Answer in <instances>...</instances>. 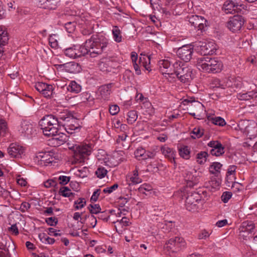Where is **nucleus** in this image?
<instances>
[{
	"mask_svg": "<svg viewBox=\"0 0 257 257\" xmlns=\"http://www.w3.org/2000/svg\"><path fill=\"white\" fill-rule=\"evenodd\" d=\"M108 44V40L103 36H93L85 43V49L91 57L101 54Z\"/></svg>",
	"mask_w": 257,
	"mask_h": 257,
	"instance_id": "obj_1",
	"label": "nucleus"
},
{
	"mask_svg": "<svg viewBox=\"0 0 257 257\" xmlns=\"http://www.w3.org/2000/svg\"><path fill=\"white\" fill-rule=\"evenodd\" d=\"M173 74L171 76L170 81H173L176 77L183 83L189 82L192 79V69L187 64L180 61H176L173 64Z\"/></svg>",
	"mask_w": 257,
	"mask_h": 257,
	"instance_id": "obj_2",
	"label": "nucleus"
},
{
	"mask_svg": "<svg viewBox=\"0 0 257 257\" xmlns=\"http://www.w3.org/2000/svg\"><path fill=\"white\" fill-rule=\"evenodd\" d=\"M197 67L201 71L213 73L220 72L223 67L222 62L215 58L201 57L198 59Z\"/></svg>",
	"mask_w": 257,
	"mask_h": 257,
	"instance_id": "obj_3",
	"label": "nucleus"
},
{
	"mask_svg": "<svg viewBox=\"0 0 257 257\" xmlns=\"http://www.w3.org/2000/svg\"><path fill=\"white\" fill-rule=\"evenodd\" d=\"M39 125L46 136H53L58 132L59 122L54 118L53 114L45 116L40 120Z\"/></svg>",
	"mask_w": 257,
	"mask_h": 257,
	"instance_id": "obj_4",
	"label": "nucleus"
},
{
	"mask_svg": "<svg viewBox=\"0 0 257 257\" xmlns=\"http://www.w3.org/2000/svg\"><path fill=\"white\" fill-rule=\"evenodd\" d=\"M69 149L74 151V157L78 160L84 159L90 155L92 150V146L91 144H86L75 145L70 147Z\"/></svg>",
	"mask_w": 257,
	"mask_h": 257,
	"instance_id": "obj_5",
	"label": "nucleus"
},
{
	"mask_svg": "<svg viewBox=\"0 0 257 257\" xmlns=\"http://www.w3.org/2000/svg\"><path fill=\"white\" fill-rule=\"evenodd\" d=\"M202 203L201 196L195 192L189 194L185 201L186 208L190 211L196 210L198 208V205H202Z\"/></svg>",
	"mask_w": 257,
	"mask_h": 257,
	"instance_id": "obj_6",
	"label": "nucleus"
},
{
	"mask_svg": "<svg viewBox=\"0 0 257 257\" xmlns=\"http://www.w3.org/2000/svg\"><path fill=\"white\" fill-rule=\"evenodd\" d=\"M239 129L252 137L257 136V123L253 120H242L239 122Z\"/></svg>",
	"mask_w": 257,
	"mask_h": 257,
	"instance_id": "obj_7",
	"label": "nucleus"
},
{
	"mask_svg": "<svg viewBox=\"0 0 257 257\" xmlns=\"http://www.w3.org/2000/svg\"><path fill=\"white\" fill-rule=\"evenodd\" d=\"M186 242L183 238L176 236L170 238L165 245V247L172 252H177L185 247Z\"/></svg>",
	"mask_w": 257,
	"mask_h": 257,
	"instance_id": "obj_8",
	"label": "nucleus"
},
{
	"mask_svg": "<svg viewBox=\"0 0 257 257\" xmlns=\"http://www.w3.org/2000/svg\"><path fill=\"white\" fill-rule=\"evenodd\" d=\"M64 54L70 58L75 59L87 54L88 51L85 49V45L84 46L75 45L65 49Z\"/></svg>",
	"mask_w": 257,
	"mask_h": 257,
	"instance_id": "obj_9",
	"label": "nucleus"
},
{
	"mask_svg": "<svg viewBox=\"0 0 257 257\" xmlns=\"http://www.w3.org/2000/svg\"><path fill=\"white\" fill-rule=\"evenodd\" d=\"M244 22V19L240 15H235L230 18L227 27L232 32L239 31Z\"/></svg>",
	"mask_w": 257,
	"mask_h": 257,
	"instance_id": "obj_10",
	"label": "nucleus"
},
{
	"mask_svg": "<svg viewBox=\"0 0 257 257\" xmlns=\"http://www.w3.org/2000/svg\"><path fill=\"white\" fill-rule=\"evenodd\" d=\"M159 65L161 72L169 81L171 79V76L173 74V65L171 66L170 62L168 60H162L159 62Z\"/></svg>",
	"mask_w": 257,
	"mask_h": 257,
	"instance_id": "obj_11",
	"label": "nucleus"
},
{
	"mask_svg": "<svg viewBox=\"0 0 257 257\" xmlns=\"http://www.w3.org/2000/svg\"><path fill=\"white\" fill-rule=\"evenodd\" d=\"M193 48L191 45H184L179 48L177 51L179 58L185 62H188L192 58Z\"/></svg>",
	"mask_w": 257,
	"mask_h": 257,
	"instance_id": "obj_12",
	"label": "nucleus"
},
{
	"mask_svg": "<svg viewBox=\"0 0 257 257\" xmlns=\"http://www.w3.org/2000/svg\"><path fill=\"white\" fill-rule=\"evenodd\" d=\"M35 125L28 120H23L19 128L20 133L28 137L32 135L36 131Z\"/></svg>",
	"mask_w": 257,
	"mask_h": 257,
	"instance_id": "obj_13",
	"label": "nucleus"
},
{
	"mask_svg": "<svg viewBox=\"0 0 257 257\" xmlns=\"http://www.w3.org/2000/svg\"><path fill=\"white\" fill-rule=\"evenodd\" d=\"M25 148L17 144L12 143L8 148V153L11 158H20L25 152Z\"/></svg>",
	"mask_w": 257,
	"mask_h": 257,
	"instance_id": "obj_14",
	"label": "nucleus"
},
{
	"mask_svg": "<svg viewBox=\"0 0 257 257\" xmlns=\"http://www.w3.org/2000/svg\"><path fill=\"white\" fill-rule=\"evenodd\" d=\"M188 21L191 26L200 31L204 29V24L206 22V20L203 17L197 15H191L189 17Z\"/></svg>",
	"mask_w": 257,
	"mask_h": 257,
	"instance_id": "obj_15",
	"label": "nucleus"
},
{
	"mask_svg": "<svg viewBox=\"0 0 257 257\" xmlns=\"http://www.w3.org/2000/svg\"><path fill=\"white\" fill-rule=\"evenodd\" d=\"M242 5L234 3L229 0L225 2L223 6V10L226 14L238 13L241 11Z\"/></svg>",
	"mask_w": 257,
	"mask_h": 257,
	"instance_id": "obj_16",
	"label": "nucleus"
},
{
	"mask_svg": "<svg viewBox=\"0 0 257 257\" xmlns=\"http://www.w3.org/2000/svg\"><path fill=\"white\" fill-rule=\"evenodd\" d=\"M195 46L198 48H200L201 53L204 55L212 54L214 52L213 50L215 48V46L213 43L210 42L207 43L200 41L196 43Z\"/></svg>",
	"mask_w": 257,
	"mask_h": 257,
	"instance_id": "obj_17",
	"label": "nucleus"
},
{
	"mask_svg": "<svg viewBox=\"0 0 257 257\" xmlns=\"http://www.w3.org/2000/svg\"><path fill=\"white\" fill-rule=\"evenodd\" d=\"M54 115V118L59 122V125L63 126L65 123L71 118L73 115L67 110H60Z\"/></svg>",
	"mask_w": 257,
	"mask_h": 257,
	"instance_id": "obj_18",
	"label": "nucleus"
},
{
	"mask_svg": "<svg viewBox=\"0 0 257 257\" xmlns=\"http://www.w3.org/2000/svg\"><path fill=\"white\" fill-rule=\"evenodd\" d=\"M63 126L64 127L66 132L70 134L74 133L75 130L79 128V124L77 120L74 117H72L69 120L63 123Z\"/></svg>",
	"mask_w": 257,
	"mask_h": 257,
	"instance_id": "obj_19",
	"label": "nucleus"
},
{
	"mask_svg": "<svg viewBox=\"0 0 257 257\" xmlns=\"http://www.w3.org/2000/svg\"><path fill=\"white\" fill-rule=\"evenodd\" d=\"M161 151L166 158L171 163H175V152L172 149L165 145L161 147Z\"/></svg>",
	"mask_w": 257,
	"mask_h": 257,
	"instance_id": "obj_20",
	"label": "nucleus"
},
{
	"mask_svg": "<svg viewBox=\"0 0 257 257\" xmlns=\"http://www.w3.org/2000/svg\"><path fill=\"white\" fill-rule=\"evenodd\" d=\"M138 171L139 168L137 166L135 170H134L133 172V175L131 176H128L126 177L127 183L129 186H131V185L139 184L142 182V179L138 177Z\"/></svg>",
	"mask_w": 257,
	"mask_h": 257,
	"instance_id": "obj_21",
	"label": "nucleus"
},
{
	"mask_svg": "<svg viewBox=\"0 0 257 257\" xmlns=\"http://www.w3.org/2000/svg\"><path fill=\"white\" fill-rule=\"evenodd\" d=\"M59 0H40V5L42 6L44 9H48L49 10H55Z\"/></svg>",
	"mask_w": 257,
	"mask_h": 257,
	"instance_id": "obj_22",
	"label": "nucleus"
},
{
	"mask_svg": "<svg viewBox=\"0 0 257 257\" xmlns=\"http://www.w3.org/2000/svg\"><path fill=\"white\" fill-rule=\"evenodd\" d=\"M128 136L125 133H123L118 136L116 140V144L120 148H123L125 149L128 148V141L127 140Z\"/></svg>",
	"mask_w": 257,
	"mask_h": 257,
	"instance_id": "obj_23",
	"label": "nucleus"
},
{
	"mask_svg": "<svg viewBox=\"0 0 257 257\" xmlns=\"http://www.w3.org/2000/svg\"><path fill=\"white\" fill-rule=\"evenodd\" d=\"M174 226L172 221H168L166 220L159 222L157 224V227L165 233L171 231Z\"/></svg>",
	"mask_w": 257,
	"mask_h": 257,
	"instance_id": "obj_24",
	"label": "nucleus"
},
{
	"mask_svg": "<svg viewBox=\"0 0 257 257\" xmlns=\"http://www.w3.org/2000/svg\"><path fill=\"white\" fill-rule=\"evenodd\" d=\"M113 85V83H108L101 86L100 87V93L102 98L106 100L108 98V96L111 93V88Z\"/></svg>",
	"mask_w": 257,
	"mask_h": 257,
	"instance_id": "obj_25",
	"label": "nucleus"
},
{
	"mask_svg": "<svg viewBox=\"0 0 257 257\" xmlns=\"http://www.w3.org/2000/svg\"><path fill=\"white\" fill-rule=\"evenodd\" d=\"M184 178L187 185L189 187H193L197 183V178L191 172L186 171L184 173Z\"/></svg>",
	"mask_w": 257,
	"mask_h": 257,
	"instance_id": "obj_26",
	"label": "nucleus"
},
{
	"mask_svg": "<svg viewBox=\"0 0 257 257\" xmlns=\"http://www.w3.org/2000/svg\"><path fill=\"white\" fill-rule=\"evenodd\" d=\"M255 229V224L251 221L243 222L239 228V231L252 232Z\"/></svg>",
	"mask_w": 257,
	"mask_h": 257,
	"instance_id": "obj_27",
	"label": "nucleus"
},
{
	"mask_svg": "<svg viewBox=\"0 0 257 257\" xmlns=\"http://www.w3.org/2000/svg\"><path fill=\"white\" fill-rule=\"evenodd\" d=\"M237 98L240 100H248L250 99L255 98L257 97L256 91H251L243 93H239L237 96Z\"/></svg>",
	"mask_w": 257,
	"mask_h": 257,
	"instance_id": "obj_28",
	"label": "nucleus"
},
{
	"mask_svg": "<svg viewBox=\"0 0 257 257\" xmlns=\"http://www.w3.org/2000/svg\"><path fill=\"white\" fill-rule=\"evenodd\" d=\"M79 66L78 63L71 62L65 63V72L76 73L79 71Z\"/></svg>",
	"mask_w": 257,
	"mask_h": 257,
	"instance_id": "obj_29",
	"label": "nucleus"
},
{
	"mask_svg": "<svg viewBox=\"0 0 257 257\" xmlns=\"http://www.w3.org/2000/svg\"><path fill=\"white\" fill-rule=\"evenodd\" d=\"M54 137L53 140L57 142V145L60 146L63 144L64 143L66 142L68 138L67 136L63 133L57 134L53 136Z\"/></svg>",
	"mask_w": 257,
	"mask_h": 257,
	"instance_id": "obj_30",
	"label": "nucleus"
},
{
	"mask_svg": "<svg viewBox=\"0 0 257 257\" xmlns=\"http://www.w3.org/2000/svg\"><path fill=\"white\" fill-rule=\"evenodd\" d=\"M67 90L71 92L78 93L81 90V86L75 81H71L67 86Z\"/></svg>",
	"mask_w": 257,
	"mask_h": 257,
	"instance_id": "obj_31",
	"label": "nucleus"
},
{
	"mask_svg": "<svg viewBox=\"0 0 257 257\" xmlns=\"http://www.w3.org/2000/svg\"><path fill=\"white\" fill-rule=\"evenodd\" d=\"M222 164L219 162H213L209 167V172L211 174L217 176L220 172Z\"/></svg>",
	"mask_w": 257,
	"mask_h": 257,
	"instance_id": "obj_32",
	"label": "nucleus"
},
{
	"mask_svg": "<svg viewBox=\"0 0 257 257\" xmlns=\"http://www.w3.org/2000/svg\"><path fill=\"white\" fill-rule=\"evenodd\" d=\"M112 62L109 60L101 61L99 64V69L103 72H110L111 71L112 67L110 64Z\"/></svg>",
	"mask_w": 257,
	"mask_h": 257,
	"instance_id": "obj_33",
	"label": "nucleus"
},
{
	"mask_svg": "<svg viewBox=\"0 0 257 257\" xmlns=\"http://www.w3.org/2000/svg\"><path fill=\"white\" fill-rule=\"evenodd\" d=\"M8 40L7 32L5 29L0 26V46L5 45Z\"/></svg>",
	"mask_w": 257,
	"mask_h": 257,
	"instance_id": "obj_34",
	"label": "nucleus"
},
{
	"mask_svg": "<svg viewBox=\"0 0 257 257\" xmlns=\"http://www.w3.org/2000/svg\"><path fill=\"white\" fill-rule=\"evenodd\" d=\"M179 153L180 156L185 159H189L190 157V149L187 146H183L180 148L179 149Z\"/></svg>",
	"mask_w": 257,
	"mask_h": 257,
	"instance_id": "obj_35",
	"label": "nucleus"
},
{
	"mask_svg": "<svg viewBox=\"0 0 257 257\" xmlns=\"http://www.w3.org/2000/svg\"><path fill=\"white\" fill-rule=\"evenodd\" d=\"M154 114V109L152 104L146 99V118L150 119V117Z\"/></svg>",
	"mask_w": 257,
	"mask_h": 257,
	"instance_id": "obj_36",
	"label": "nucleus"
},
{
	"mask_svg": "<svg viewBox=\"0 0 257 257\" xmlns=\"http://www.w3.org/2000/svg\"><path fill=\"white\" fill-rule=\"evenodd\" d=\"M44 90L42 92L41 94L45 97L50 98L53 93V86L46 84V86L44 87Z\"/></svg>",
	"mask_w": 257,
	"mask_h": 257,
	"instance_id": "obj_37",
	"label": "nucleus"
},
{
	"mask_svg": "<svg viewBox=\"0 0 257 257\" xmlns=\"http://www.w3.org/2000/svg\"><path fill=\"white\" fill-rule=\"evenodd\" d=\"M191 138L193 139H199L201 138L204 134V130L200 127H195L193 131L191 132Z\"/></svg>",
	"mask_w": 257,
	"mask_h": 257,
	"instance_id": "obj_38",
	"label": "nucleus"
},
{
	"mask_svg": "<svg viewBox=\"0 0 257 257\" xmlns=\"http://www.w3.org/2000/svg\"><path fill=\"white\" fill-rule=\"evenodd\" d=\"M135 158L139 161L145 160V149L143 147H139L135 152Z\"/></svg>",
	"mask_w": 257,
	"mask_h": 257,
	"instance_id": "obj_39",
	"label": "nucleus"
},
{
	"mask_svg": "<svg viewBox=\"0 0 257 257\" xmlns=\"http://www.w3.org/2000/svg\"><path fill=\"white\" fill-rule=\"evenodd\" d=\"M146 164H149L147 165L146 171L150 172L151 173H155L158 171V169L157 167V163L156 161L150 162L146 161Z\"/></svg>",
	"mask_w": 257,
	"mask_h": 257,
	"instance_id": "obj_40",
	"label": "nucleus"
},
{
	"mask_svg": "<svg viewBox=\"0 0 257 257\" xmlns=\"http://www.w3.org/2000/svg\"><path fill=\"white\" fill-rule=\"evenodd\" d=\"M59 194L65 197H69L73 195L71 190L67 187H61L59 191Z\"/></svg>",
	"mask_w": 257,
	"mask_h": 257,
	"instance_id": "obj_41",
	"label": "nucleus"
},
{
	"mask_svg": "<svg viewBox=\"0 0 257 257\" xmlns=\"http://www.w3.org/2000/svg\"><path fill=\"white\" fill-rule=\"evenodd\" d=\"M112 32L114 41L116 42H120L121 41V36L118 28L117 26L113 27Z\"/></svg>",
	"mask_w": 257,
	"mask_h": 257,
	"instance_id": "obj_42",
	"label": "nucleus"
},
{
	"mask_svg": "<svg viewBox=\"0 0 257 257\" xmlns=\"http://www.w3.org/2000/svg\"><path fill=\"white\" fill-rule=\"evenodd\" d=\"M88 209L91 215L98 214L101 211V208L99 205L97 204H90Z\"/></svg>",
	"mask_w": 257,
	"mask_h": 257,
	"instance_id": "obj_43",
	"label": "nucleus"
},
{
	"mask_svg": "<svg viewBox=\"0 0 257 257\" xmlns=\"http://www.w3.org/2000/svg\"><path fill=\"white\" fill-rule=\"evenodd\" d=\"M85 205V199L83 198H79L77 200L75 201L74 207L76 210H79L84 207Z\"/></svg>",
	"mask_w": 257,
	"mask_h": 257,
	"instance_id": "obj_44",
	"label": "nucleus"
},
{
	"mask_svg": "<svg viewBox=\"0 0 257 257\" xmlns=\"http://www.w3.org/2000/svg\"><path fill=\"white\" fill-rule=\"evenodd\" d=\"M208 156V153L206 152H201L198 153L197 155V161L200 164H204L207 159V157Z\"/></svg>",
	"mask_w": 257,
	"mask_h": 257,
	"instance_id": "obj_45",
	"label": "nucleus"
},
{
	"mask_svg": "<svg viewBox=\"0 0 257 257\" xmlns=\"http://www.w3.org/2000/svg\"><path fill=\"white\" fill-rule=\"evenodd\" d=\"M127 120L128 123L132 124L134 122H135L137 118V112L135 110L130 111L127 113Z\"/></svg>",
	"mask_w": 257,
	"mask_h": 257,
	"instance_id": "obj_46",
	"label": "nucleus"
},
{
	"mask_svg": "<svg viewBox=\"0 0 257 257\" xmlns=\"http://www.w3.org/2000/svg\"><path fill=\"white\" fill-rule=\"evenodd\" d=\"M210 87L212 88H224V85L220 83V81L218 78H213L210 83Z\"/></svg>",
	"mask_w": 257,
	"mask_h": 257,
	"instance_id": "obj_47",
	"label": "nucleus"
},
{
	"mask_svg": "<svg viewBox=\"0 0 257 257\" xmlns=\"http://www.w3.org/2000/svg\"><path fill=\"white\" fill-rule=\"evenodd\" d=\"M56 36L55 35H51L49 38V45L51 48L56 49L58 47V42L56 39Z\"/></svg>",
	"mask_w": 257,
	"mask_h": 257,
	"instance_id": "obj_48",
	"label": "nucleus"
},
{
	"mask_svg": "<svg viewBox=\"0 0 257 257\" xmlns=\"http://www.w3.org/2000/svg\"><path fill=\"white\" fill-rule=\"evenodd\" d=\"M107 173V171L104 167H99L95 171L97 177L100 179L104 178Z\"/></svg>",
	"mask_w": 257,
	"mask_h": 257,
	"instance_id": "obj_49",
	"label": "nucleus"
},
{
	"mask_svg": "<svg viewBox=\"0 0 257 257\" xmlns=\"http://www.w3.org/2000/svg\"><path fill=\"white\" fill-rule=\"evenodd\" d=\"M212 121L214 124L221 126L225 125L226 124L225 120L223 118L219 116L213 118Z\"/></svg>",
	"mask_w": 257,
	"mask_h": 257,
	"instance_id": "obj_50",
	"label": "nucleus"
},
{
	"mask_svg": "<svg viewBox=\"0 0 257 257\" xmlns=\"http://www.w3.org/2000/svg\"><path fill=\"white\" fill-rule=\"evenodd\" d=\"M7 131L6 122L4 120H0V136H3Z\"/></svg>",
	"mask_w": 257,
	"mask_h": 257,
	"instance_id": "obj_51",
	"label": "nucleus"
},
{
	"mask_svg": "<svg viewBox=\"0 0 257 257\" xmlns=\"http://www.w3.org/2000/svg\"><path fill=\"white\" fill-rule=\"evenodd\" d=\"M252 232L239 231V236L240 238H242L243 240H248L250 238L251 236Z\"/></svg>",
	"mask_w": 257,
	"mask_h": 257,
	"instance_id": "obj_52",
	"label": "nucleus"
},
{
	"mask_svg": "<svg viewBox=\"0 0 257 257\" xmlns=\"http://www.w3.org/2000/svg\"><path fill=\"white\" fill-rule=\"evenodd\" d=\"M231 192H224L221 196V200L224 203H227L232 196Z\"/></svg>",
	"mask_w": 257,
	"mask_h": 257,
	"instance_id": "obj_53",
	"label": "nucleus"
},
{
	"mask_svg": "<svg viewBox=\"0 0 257 257\" xmlns=\"http://www.w3.org/2000/svg\"><path fill=\"white\" fill-rule=\"evenodd\" d=\"M70 177L66 176L61 175L58 177L59 183L61 185H66L70 181Z\"/></svg>",
	"mask_w": 257,
	"mask_h": 257,
	"instance_id": "obj_54",
	"label": "nucleus"
},
{
	"mask_svg": "<svg viewBox=\"0 0 257 257\" xmlns=\"http://www.w3.org/2000/svg\"><path fill=\"white\" fill-rule=\"evenodd\" d=\"M65 27L67 32L69 33H71L75 30V25L73 23L68 22L65 24Z\"/></svg>",
	"mask_w": 257,
	"mask_h": 257,
	"instance_id": "obj_55",
	"label": "nucleus"
},
{
	"mask_svg": "<svg viewBox=\"0 0 257 257\" xmlns=\"http://www.w3.org/2000/svg\"><path fill=\"white\" fill-rule=\"evenodd\" d=\"M211 154L213 156H220L224 153V148H221V149H211L210 151Z\"/></svg>",
	"mask_w": 257,
	"mask_h": 257,
	"instance_id": "obj_56",
	"label": "nucleus"
},
{
	"mask_svg": "<svg viewBox=\"0 0 257 257\" xmlns=\"http://www.w3.org/2000/svg\"><path fill=\"white\" fill-rule=\"evenodd\" d=\"M118 187L117 184L115 183L113 184L112 186L108 187H106L103 190V192L104 193L110 194L112 193L113 191L115 190Z\"/></svg>",
	"mask_w": 257,
	"mask_h": 257,
	"instance_id": "obj_57",
	"label": "nucleus"
},
{
	"mask_svg": "<svg viewBox=\"0 0 257 257\" xmlns=\"http://www.w3.org/2000/svg\"><path fill=\"white\" fill-rule=\"evenodd\" d=\"M46 86V83L41 82H38L35 84V87L36 90L42 93V91L44 90V87Z\"/></svg>",
	"mask_w": 257,
	"mask_h": 257,
	"instance_id": "obj_58",
	"label": "nucleus"
},
{
	"mask_svg": "<svg viewBox=\"0 0 257 257\" xmlns=\"http://www.w3.org/2000/svg\"><path fill=\"white\" fill-rule=\"evenodd\" d=\"M3 245H0V257H10L8 249H6Z\"/></svg>",
	"mask_w": 257,
	"mask_h": 257,
	"instance_id": "obj_59",
	"label": "nucleus"
},
{
	"mask_svg": "<svg viewBox=\"0 0 257 257\" xmlns=\"http://www.w3.org/2000/svg\"><path fill=\"white\" fill-rule=\"evenodd\" d=\"M88 218L89 219V220H90V225L91 226V227L92 228H94L96 225V223H97V220H96V218L93 215H86L85 216V219Z\"/></svg>",
	"mask_w": 257,
	"mask_h": 257,
	"instance_id": "obj_60",
	"label": "nucleus"
},
{
	"mask_svg": "<svg viewBox=\"0 0 257 257\" xmlns=\"http://www.w3.org/2000/svg\"><path fill=\"white\" fill-rule=\"evenodd\" d=\"M150 7L153 10H159V0H149Z\"/></svg>",
	"mask_w": 257,
	"mask_h": 257,
	"instance_id": "obj_61",
	"label": "nucleus"
},
{
	"mask_svg": "<svg viewBox=\"0 0 257 257\" xmlns=\"http://www.w3.org/2000/svg\"><path fill=\"white\" fill-rule=\"evenodd\" d=\"M109 110L111 115H115L119 112V107L117 105H112L109 107Z\"/></svg>",
	"mask_w": 257,
	"mask_h": 257,
	"instance_id": "obj_62",
	"label": "nucleus"
},
{
	"mask_svg": "<svg viewBox=\"0 0 257 257\" xmlns=\"http://www.w3.org/2000/svg\"><path fill=\"white\" fill-rule=\"evenodd\" d=\"M115 223H117L118 225L127 226L129 225V219L126 217H123L120 221L117 220Z\"/></svg>",
	"mask_w": 257,
	"mask_h": 257,
	"instance_id": "obj_63",
	"label": "nucleus"
},
{
	"mask_svg": "<svg viewBox=\"0 0 257 257\" xmlns=\"http://www.w3.org/2000/svg\"><path fill=\"white\" fill-rule=\"evenodd\" d=\"M30 206L31 205L28 202H23L21 204L19 209L21 212H25L30 208Z\"/></svg>",
	"mask_w": 257,
	"mask_h": 257,
	"instance_id": "obj_64",
	"label": "nucleus"
}]
</instances>
